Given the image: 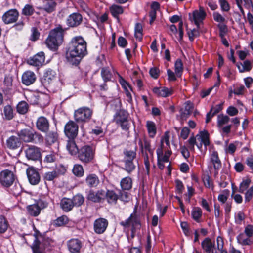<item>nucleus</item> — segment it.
<instances>
[{"label": "nucleus", "mask_w": 253, "mask_h": 253, "mask_svg": "<svg viewBox=\"0 0 253 253\" xmlns=\"http://www.w3.org/2000/svg\"><path fill=\"white\" fill-rule=\"evenodd\" d=\"M15 180L13 173L8 169L1 171L0 173V183L5 187H10Z\"/></svg>", "instance_id": "9"}, {"label": "nucleus", "mask_w": 253, "mask_h": 253, "mask_svg": "<svg viewBox=\"0 0 253 253\" xmlns=\"http://www.w3.org/2000/svg\"><path fill=\"white\" fill-rule=\"evenodd\" d=\"M17 112L20 114H26L29 110V105L25 101L19 102L16 106Z\"/></svg>", "instance_id": "37"}, {"label": "nucleus", "mask_w": 253, "mask_h": 253, "mask_svg": "<svg viewBox=\"0 0 253 253\" xmlns=\"http://www.w3.org/2000/svg\"><path fill=\"white\" fill-rule=\"evenodd\" d=\"M37 129L41 132L47 133L49 129V120L45 117H39L36 121Z\"/></svg>", "instance_id": "18"}, {"label": "nucleus", "mask_w": 253, "mask_h": 253, "mask_svg": "<svg viewBox=\"0 0 253 253\" xmlns=\"http://www.w3.org/2000/svg\"><path fill=\"white\" fill-rule=\"evenodd\" d=\"M27 175L29 182L32 185H37L40 181V176L38 171L34 168H29L27 169Z\"/></svg>", "instance_id": "20"}, {"label": "nucleus", "mask_w": 253, "mask_h": 253, "mask_svg": "<svg viewBox=\"0 0 253 253\" xmlns=\"http://www.w3.org/2000/svg\"><path fill=\"white\" fill-rule=\"evenodd\" d=\"M135 37L139 40L142 39V27L141 24L138 23L135 24Z\"/></svg>", "instance_id": "55"}, {"label": "nucleus", "mask_w": 253, "mask_h": 253, "mask_svg": "<svg viewBox=\"0 0 253 253\" xmlns=\"http://www.w3.org/2000/svg\"><path fill=\"white\" fill-rule=\"evenodd\" d=\"M36 79V75L34 72L26 71L22 75V83L26 85H29L34 83Z\"/></svg>", "instance_id": "26"}, {"label": "nucleus", "mask_w": 253, "mask_h": 253, "mask_svg": "<svg viewBox=\"0 0 253 253\" xmlns=\"http://www.w3.org/2000/svg\"><path fill=\"white\" fill-rule=\"evenodd\" d=\"M193 108V105L191 102H186L184 108L180 109L179 111L181 119L183 120H185L191 114Z\"/></svg>", "instance_id": "29"}, {"label": "nucleus", "mask_w": 253, "mask_h": 253, "mask_svg": "<svg viewBox=\"0 0 253 253\" xmlns=\"http://www.w3.org/2000/svg\"><path fill=\"white\" fill-rule=\"evenodd\" d=\"M237 66L240 72H244L245 71H249L251 69V63L249 61L246 60L243 62V63H240V64H237Z\"/></svg>", "instance_id": "50"}, {"label": "nucleus", "mask_w": 253, "mask_h": 253, "mask_svg": "<svg viewBox=\"0 0 253 253\" xmlns=\"http://www.w3.org/2000/svg\"><path fill=\"white\" fill-rule=\"evenodd\" d=\"M123 154L124 157L122 161H130L133 162L136 158V153L132 150H125Z\"/></svg>", "instance_id": "43"}, {"label": "nucleus", "mask_w": 253, "mask_h": 253, "mask_svg": "<svg viewBox=\"0 0 253 253\" xmlns=\"http://www.w3.org/2000/svg\"><path fill=\"white\" fill-rule=\"evenodd\" d=\"M68 222V217L66 216L63 215L55 220L53 222V224L55 226L59 227L67 224Z\"/></svg>", "instance_id": "53"}, {"label": "nucleus", "mask_w": 253, "mask_h": 253, "mask_svg": "<svg viewBox=\"0 0 253 253\" xmlns=\"http://www.w3.org/2000/svg\"><path fill=\"white\" fill-rule=\"evenodd\" d=\"M120 224L125 228L129 227L139 229L141 227L140 216L137 214V208H134L133 212L130 215L129 218L125 221H121Z\"/></svg>", "instance_id": "7"}, {"label": "nucleus", "mask_w": 253, "mask_h": 253, "mask_svg": "<svg viewBox=\"0 0 253 253\" xmlns=\"http://www.w3.org/2000/svg\"><path fill=\"white\" fill-rule=\"evenodd\" d=\"M124 163V167L123 169L126 170L128 173L130 174L136 168V166L133 162L130 161H123Z\"/></svg>", "instance_id": "47"}, {"label": "nucleus", "mask_w": 253, "mask_h": 253, "mask_svg": "<svg viewBox=\"0 0 253 253\" xmlns=\"http://www.w3.org/2000/svg\"><path fill=\"white\" fill-rule=\"evenodd\" d=\"M87 53L86 42L81 36L72 39L66 48V58L71 65L77 66Z\"/></svg>", "instance_id": "1"}, {"label": "nucleus", "mask_w": 253, "mask_h": 253, "mask_svg": "<svg viewBox=\"0 0 253 253\" xmlns=\"http://www.w3.org/2000/svg\"><path fill=\"white\" fill-rule=\"evenodd\" d=\"M33 132L28 129H22L17 133L20 140L25 142H32L33 141Z\"/></svg>", "instance_id": "24"}, {"label": "nucleus", "mask_w": 253, "mask_h": 253, "mask_svg": "<svg viewBox=\"0 0 253 253\" xmlns=\"http://www.w3.org/2000/svg\"><path fill=\"white\" fill-rule=\"evenodd\" d=\"M85 182L88 187L93 188L98 186L100 183V180L96 174L91 173L87 175Z\"/></svg>", "instance_id": "27"}, {"label": "nucleus", "mask_w": 253, "mask_h": 253, "mask_svg": "<svg viewBox=\"0 0 253 253\" xmlns=\"http://www.w3.org/2000/svg\"><path fill=\"white\" fill-rule=\"evenodd\" d=\"M3 112L5 118L7 120H10L14 117V111L13 108L10 105H7L4 106Z\"/></svg>", "instance_id": "44"}, {"label": "nucleus", "mask_w": 253, "mask_h": 253, "mask_svg": "<svg viewBox=\"0 0 253 253\" xmlns=\"http://www.w3.org/2000/svg\"><path fill=\"white\" fill-rule=\"evenodd\" d=\"M175 73L178 77H180L182 72L183 67V63L181 59H178L174 65Z\"/></svg>", "instance_id": "51"}, {"label": "nucleus", "mask_w": 253, "mask_h": 253, "mask_svg": "<svg viewBox=\"0 0 253 253\" xmlns=\"http://www.w3.org/2000/svg\"><path fill=\"white\" fill-rule=\"evenodd\" d=\"M188 34L190 41H193L195 37H197L200 35L199 28L197 27V29H193L190 32H188Z\"/></svg>", "instance_id": "61"}, {"label": "nucleus", "mask_w": 253, "mask_h": 253, "mask_svg": "<svg viewBox=\"0 0 253 253\" xmlns=\"http://www.w3.org/2000/svg\"><path fill=\"white\" fill-rule=\"evenodd\" d=\"M9 227V223L3 215H0V234L4 233Z\"/></svg>", "instance_id": "41"}, {"label": "nucleus", "mask_w": 253, "mask_h": 253, "mask_svg": "<svg viewBox=\"0 0 253 253\" xmlns=\"http://www.w3.org/2000/svg\"><path fill=\"white\" fill-rule=\"evenodd\" d=\"M146 127L149 136L153 138L156 133V127L155 123L152 121H147Z\"/></svg>", "instance_id": "46"}, {"label": "nucleus", "mask_w": 253, "mask_h": 253, "mask_svg": "<svg viewBox=\"0 0 253 253\" xmlns=\"http://www.w3.org/2000/svg\"><path fill=\"white\" fill-rule=\"evenodd\" d=\"M219 2L222 11H228L230 10V5L226 0H219Z\"/></svg>", "instance_id": "63"}, {"label": "nucleus", "mask_w": 253, "mask_h": 253, "mask_svg": "<svg viewBox=\"0 0 253 253\" xmlns=\"http://www.w3.org/2000/svg\"><path fill=\"white\" fill-rule=\"evenodd\" d=\"M12 78L9 76H6L4 78V84L6 86V88L3 89L4 92L9 89L12 85Z\"/></svg>", "instance_id": "58"}, {"label": "nucleus", "mask_w": 253, "mask_h": 253, "mask_svg": "<svg viewBox=\"0 0 253 253\" xmlns=\"http://www.w3.org/2000/svg\"><path fill=\"white\" fill-rule=\"evenodd\" d=\"M253 196V185L251 186L246 192L245 201L248 202L251 201Z\"/></svg>", "instance_id": "64"}, {"label": "nucleus", "mask_w": 253, "mask_h": 253, "mask_svg": "<svg viewBox=\"0 0 253 253\" xmlns=\"http://www.w3.org/2000/svg\"><path fill=\"white\" fill-rule=\"evenodd\" d=\"M79 126L72 120L68 121L64 126V133L68 139H75L78 136Z\"/></svg>", "instance_id": "8"}, {"label": "nucleus", "mask_w": 253, "mask_h": 253, "mask_svg": "<svg viewBox=\"0 0 253 253\" xmlns=\"http://www.w3.org/2000/svg\"><path fill=\"white\" fill-rule=\"evenodd\" d=\"M188 143L191 150L194 149L195 145L199 150H201L204 144L205 150H206L207 146L210 144L209 134L207 131H201L200 134L197 135L195 137H191L188 140Z\"/></svg>", "instance_id": "3"}, {"label": "nucleus", "mask_w": 253, "mask_h": 253, "mask_svg": "<svg viewBox=\"0 0 253 253\" xmlns=\"http://www.w3.org/2000/svg\"><path fill=\"white\" fill-rule=\"evenodd\" d=\"M7 147L11 150H16L20 147L21 145V141L20 140L18 136H11L6 141Z\"/></svg>", "instance_id": "22"}, {"label": "nucleus", "mask_w": 253, "mask_h": 253, "mask_svg": "<svg viewBox=\"0 0 253 253\" xmlns=\"http://www.w3.org/2000/svg\"><path fill=\"white\" fill-rule=\"evenodd\" d=\"M73 201V206H80L82 205L84 201V199L81 194H77L71 199Z\"/></svg>", "instance_id": "52"}, {"label": "nucleus", "mask_w": 253, "mask_h": 253, "mask_svg": "<svg viewBox=\"0 0 253 253\" xmlns=\"http://www.w3.org/2000/svg\"><path fill=\"white\" fill-rule=\"evenodd\" d=\"M62 209L65 212L70 211L74 207L73 201L71 199L64 198L60 202Z\"/></svg>", "instance_id": "32"}, {"label": "nucleus", "mask_w": 253, "mask_h": 253, "mask_svg": "<svg viewBox=\"0 0 253 253\" xmlns=\"http://www.w3.org/2000/svg\"><path fill=\"white\" fill-rule=\"evenodd\" d=\"M129 114L125 110H120L117 111L114 116V121L118 124L122 121L128 119Z\"/></svg>", "instance_id": "30"}, {"label": "nucleus", "mask_w": 253, "mask_h": 253, "mask_svg": "<svg viewBox=\"0 0 253 253\" xmlns=\"http://www.w3.org/2000/svg\"><path fill=\"white\" fill-rule=\"evenodd\" d=\"M93 111L88 107H81L74 111V118L78 123L84 124L90 120Z\"/></svg>", "instance_id": "5"}, {"label": "nucleus", "mask_w": 253, "mask_h": 253, "mask_svg": "<svg viewBox=\"0 0 253 253\" xmlns=\"http://www.w3.org/2000/svg\"><path fill=\"white\" fill-rule=\"evenodd\" d=\"M66 148L69 152L72 155H74L78 153L79 149L75 143V139H69Z\"/></svg>", "instance_id": "34"}, {"label": "nucleus", "mask_w": 253, "mask_h": 253, "mask_svg": "<svg viewBox=\"0 0 253 253\" xmlns=\"http://www.w3.org/2000/svg\"><path fill=\"white\" fill-rule=\"evenodd\" d=\"M48 244V239H45L41 234H35L31 248L33 253H45V248Z\"/></svg>", "instance_id": "6"}, {"label": "nucleus", "mask_w": 253, "mask_h": 253, "mask_svg": "<svg viewBox=\"0 0 253 253\" xmlns=\"http://www.w3.org/2000/svg\"><path fill=\"white\" fill-rule=\"evenodd\" d=\"M35 12L34 7L30 4H27L22 9L21 14L26 17L32 15Z\"/></svg>", "instance_id": "48"}, {"label": "nucleus", "mask_w": 253, "mask_h": 253, "mask_svg": "<svg viewBox=\"0 0 253 253\" xmlns=\"http://www.w3.org/2000/svg\"><path fill=\"white\" fill-rule=\"evenodd\" d=\"M45 61L44 53L42 51L38 52L27 60V63L30 65L39 67L42 66Z\"/></svg>", "instance_id": "17"}, {"label": "nucleus", "mask_w": 253, "mask_h": 253, "mask_svg": "<svg viewBox=\"0 0 253 253\" xmlns=\"http://www.w3.org/2000/svg\"><path fill=\"white\" fill-rule=\"evenodd\" d=\"M213 167L214 169V176H216L218 171L222 167L221 161L220 160L217 151H213L210 155L208 168Z\"/></svg>", "instance_id": "10"}, {"label": "nucleus", "mask_w": 253, "mask_h": 253, "mask_svg": "<svg viewBox=\"0 0 253 253\" xmlns=\"http://www.w3.org/2000/svg\"><path fill=\"white\" fill-rule=\"evenodd\" d=\"M193 219L196 221L199 222L202 215V211L199 207H194L191 212Z\"/></svg>", "instance_id": "49"}, {"label": "nucleus", "mask_w": 253, "mask_h": 253, "mask_svg": "<svg viewBox=\"0 0 253 253\" xmlns=\"http://www.w3.org/2000/svg\"><path fill=\"white\" fill-rule=\"evenodd\" d=\"M153 92L159 97H167L173 94V90L172 88L169 89L166 87H154Z\"/></svg>", "instance_id": "25"}, {"label": "nucleus", "mask_w": 253, "mask_h": 253, "mask_svg": "<svg viewBox=\"0 0 253 253\" xmlns=\"http://www.w3.org/2000/svg\"><path fill=\"white\" fill-rule=\"evenodd\" d=\"M139 144L141 147L142 152L144 149L146 151H147L149 153L151 156H153L154 150L151 148L150 142L149 141L146 139H144L143 142L140 140L139 142Z\"/></svg>", "instance_id": "40"}, {"label": "nucleus", "mask_w": 253, "mask_h": 253, "mask_svg": "<svg viewBox=\"0 0 253 253\" xmlns=\"http://www.w3.org/2000/svg\"><path fill=\"white\" fill-rule=\"evenodd\" d=\"M82 16L78 13L70 14L67 19V24L69 27H74L79 26L82 21Z\"/></svg>", "instance_id": "21"}, {"label": "nucleus", "mask_w": 253, "mask_h": 253, "mask_svg": "<svg viewBox=\"0 0 253 253\" xmlns=\"http://www.w3.org/2000/svg\"><path fill=\"white\" fill-rule=\"evenodd\" d=\"M57 81V76L55 72L51 69H48L44 73L42 83L48 87L53 85Z\"/></svg>", "instance_id": "15"}, {"label": "nucleus", "mask_w": 253, "mask_h": 253, "mask_svg": "<svg viewBox=\"0 0 253 253\" xmlns=\"http://www.w3.org/2000/svg\"><path fill=\"white\" fill-rule=\"evenodd\" d=\"M27 209L28 213L32 216H37L41 212L40 208L36 204L28 206Z\"/></svg>", "instance_id": "39"}, {"label": "nucleus", "mask_w": 253, "mask_h": 253, "mask_svg": "<svg viewBox=\"0 0 253 253\" xmlns=\"http://www.w3.org/2000/svg\"><path fill=\"white\" fill-rule=\"evenodd\" d=\"M69 251L72 253H79L82 247V241L76 238H73L67 242Z\"/></svg>", "instance_id": "19"}, {"label": "nucleus", "mask_w": 253, "mask_h": 253, "mask_svg": "<svg viewBox=\"0 0 253 253\" xmlns=\"http://www.w3.org/2000/svg\"><path fill=\"white\" fill-rule=\"evenodd\" d=\"M238 242L243 245H249L251 244V240L249 238H245L244 234H240L237 237Z\"/></svg>", "instance_id": "56"}, {"label": "nucleus", "mask_w": 253, "mask_h": 253, "mask_svg": "<svg viewBox=\"0 0 253 253\" xmlns=\"http://www.w3.org/2000/svg\"><path fill=\"white\" fill-rule=\"evenodd\" d=\"M64 30L61 25L51 30L45 40L47 47L52 51L58 50L64 40Z\"/></svg>", "instance_id": "2"}, {"label": "nucleus", "mask_w": 253, "mask_h": 253, "mask_svg": "<svg viewBox=\"0 0 253 253\" xmlns=\"http://www.w3.org/2000/svg\"><path fill=\"white\" fill-rule=\"evenodd\" d=\"M230 120L229 117L227 115L219 114L217 116V126L219 128H221L222 132L224 134H228L231 131V125L223 126L224 125L227 124Z\"/></svg>", "instance_id": "13"}, {"label": "nucleus", "mask_w": 253, "mask_h": 253, "mask_svg": "<svg viewBox=\"0 0 253 253\" xmlns=\"http://www.w3.org/2000/svg\"><path fill=\"white\" fill-rule=\"evenodd\" d=\"M101 76L103 81L107 82L109 81L112 77V74L110 71L107 68H103L101 72Z\"/></svg>", "instance_id": "54"}, {"label": "nucleus", "mask_w": 253, "mask_h": 253, "mask_svg": "<svg viewBox=\"0 0 253 253\" xmlns=\"http://www.w3.org/2000/svg\"><path fill=\"white\" fill-rule=\"evenodd\" d=\"M73 174L77 177H82L84 174V169L81 164H75L72 169Z\"/></svg>", "instance_id": "45"}, {"label": "nucleus", "mask_w": 253, "mask_h": 253, "mask_svg": "<svg viewBox=\"0 0 253 253\" xmlns=\"http://www.w3.org/2000/svg\"><path fill=\"white\" fill-rule=\"evenodd\" d=\"M117 125H119L121 128L125 131L128 130L130 127V122L128 119H126V121L121 122Z\"/></svg>", "instance_id": "62"}, {"label": "nucleus", "mask_w": 253, "mask_h": 253, "mask_svg": "<svg viewBox=\"0 0 253 253\" xmlns=\"http://www.w3.org/2000/svg\"><path fill=\"white\" fill-rule=\"evenodd\" d=\"M250 183L251 180L250 179L244 180L240 184L238 191L243 193L249 187Z\"/></svg>", "instance_id": "57"}, {"label": "nucleus", "mask_w": 253, "mask_h": 253, "mask_svg": "<svg viewBox=\"0 0 253 253\" xmlns=\"http://www.w3.org/2000/svg\"><path fill=\"white\" fill-rule=\"evenodd\" d=\"M40 36V33L36 27H32L31 28V35L30 38V40L35 41L37 40Z\"/></svg>", "instance_id": "59"}, {"label": "nucleus", "mask_w": 253, "mask_h": 253, "mask_svg": "<svg viewBox=\"0 0 253 253\" xmlns=\"http://www.w3.org/2000/svg\"><path fill=\"white\" fill-rule=\"evenodd\" d=\"M19 16V13L16 9H11L6 11L2 16V20L5 24L15 23Z\"/></svg>", "instance_id": "12"}, {"label": "nucleus", "mask_w": 253, "mask_h": 253, "mask_svg": "<svg viewBox=\"0 0 253 253\" xmlns=\"http://www.w3.org/2000/svg\"><path fill=\"white\" fill-rule=\"evenodd\" d=\"M108 220L104 218H99L96 219L93 223V230L97 234L104 233L108 226Z\"/></svg>", "instance_id": "14"}, {"label": "nucleus", "mask_w": 253, "mask_h": 253, "mask_svg": "<svg viewBox=\"0 0 253 253\" xmlns=\"http://www.w3.org/2000/svg\"><path fill=\"white\" fill-rule=\"evenodd\" d=\"M60 175V172L59 169H56L52 171L46 172L44 175L43 178L46 181H52L59 177Z\"/></svg>", "instance_id": "35"}, {"label": "nucleus", "mask_w": 253, "mask_h": 253, "mask_svg": "<svg viewBox=\"0 0 253 253\" xmlns=\"http://www.w3.org/2000/svg\"><path fill=\"white\" fill-rule=\"evenodd\" d=\"M26 157L29 160L37 161L41 158V152L39 148L35 146H28L25 150Z\"/></svg>", "instance_id": "11"}, {"label": "nucleus", "mask_w": 253, "mask_h": 253, "mask_svg": "<svg viewBox=\"0 0 253 253\" xmlns=\"http://www.w3.org/2000/svg\"><path fill=\"white\" fill-rule=\"evenodd\" d=\"M95 157V149L89 145L81 147L78 153L79 160L84 165L93 163Z\"/></svg>", "instance_id": "4"}, {"label": "nucleus", "mask_w": 253, "mask_h": 253, "mask_svg": "<svg viewBox=\"0 0 253 253\" xmlns=\"http://www.w3.org/2000/svg\"><path fill=\"white\" fill-rule=\"evenodd\" d=\"M105 198L106 199L108 203L111 204L116 203L119 197L114 191L108 190L106 192L105 191Z\"/></svg>", "instance_id": "33"}, {"label": "nucleus", "mask_w": 253, "mask_h": 253, "mask_svg": "<svg viewBox=\"0 0 253 253\" xmlns=\"http://www.w3.org/2000/svg\"><path fill=\"white\" fill-rule=\"evenodd\" d=\"M58 134L56 131H51L47 133L45 136V141L47 144L51 145L57 142Z\"/></svg>", "instance_id": "31"}, {"label": "nucleus", "mask_w": 253, "mask_h": 253, "mask_svg": "<svg viewBox=\"0 0 253 253\" xmlns=\"http://www.w3.org/2000/svg\"><path fill=\"white\" fill-rule=\"evenodd\" d=\"M33 141L35 143H41L43 141V137L40 133L33 132Z\"/></svg>", "instance_id": "60"}, {"label": "nucleus", "mask_w": 253, "mask_h": 253, "mask_svg": "<svg viewBox=\"0 0 253 253\" xmlns=\"http://www.w3.org/2000/svg\"><path fill=\"white\" fill-rule=\"evenodd\" d=\"M122 188L125 190H128L132 187V180L129 177L123 178L120 182Z\"/></svg>", "instance_id": "42"}, {"label": "nucleus", "mask_w": 253, "mask_h": 253, "mask_svg": "<svg viewBox=\"0 0 253 253\" xmlns=\"http://www.w3.org/2000/svg\"><path fill=\"white\" fill-rule=\"evenodd\" d=\"M50 2H47L43 7H39L40 9L43 10L48 13H51L55 10V8L57 5L56 2L53 0H50Z\"/></svg>", "instance_id": "38"}, {"label": "nucleus", "mask_w": 253, "mask_h": 253, "mask_svg": "<svg viewBox=\"0 0 253 253\" xmlns=\"http://www.w3.org/2000/svg\"><path fill=\"white\" fill-rule=\"evenodd\" d=\"M215 244L209 238H206L201 243V247L204 253H211L215 249Z\"/></svg>", "instance_id": "28"}, {"label": "nucleus", "mask_w": 253, "mask_h": 253, "mask_svg": "<svg viewBox=\"0 0 253 253\" xmlns=\"http://www.w3.org/2000/svg\"><path fill=\"white\" fill-rule=\"evenodd\" d=\"M105 190L100 189L96 192L89 190L87 199L94 203H100L105 199Z\"/></svg>", "instance_id": "16"}, {"label": "nucleus", "mask_w": 253, "mask_h": 253, "mask_svg": "<svg viewBox=\"0 0 253 253\" xmlns=\"http://www.w3.org/2000/svg\"><path fill=\"white\" fill-rule=\"evenodd\" d=\"M206 16V12L201 7L199 10H195L193 12V20L198 28H199L200 23L203 22Z\"/></svg>", "instance_id": "23"}, {"label": "nucleus", "mask_w": 253, "mask_h": 253, "mask_svg": "<svg viewBox=\"0 0 253 253\" xmlns=\"http://www.w3.org/2000/svg\"><path fill=\"white\" fill-rule=\"evenodd\" d=\"M110 11L112 16L119 20L118 16L123 13L124 10L122 6L113 4L110 7Z\"/></svg>", "instance_id": "36"}]
</instances>
